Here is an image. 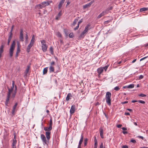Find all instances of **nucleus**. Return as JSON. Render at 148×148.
Returning a JSON list of instances; mask_svg holds the SVG:
<instances>
[{"mask_svg":"<svg viewBox=\"0 0 148 148\" xmlns=\"http://www.w3.org/2000/svg\"><path fill=\"white\" fill-rule=\"evenodd\" d=\"M41 44L42 45V49L43 52H45L47 48V46L46 44V41L45 40H42L41 41Z\"/></svg>","mask_w":148,"mask_h":148,"instance_id":"obj_1","label":"nucleus"},{"mask_svg":"<svg viewBox=\"0 0 148 148\" xmlns=\"http://www.w3.org/2000/svg\"><path fill=\"white\" fill-rule=\"evenodd\" d=\"M90 26V25L88 24L85 27L84 30L82 32L80 35L79 36L80 38H84V34H85L88 31V27Z\"/></svg>","mask_w":148,"mask_h":148,"instance_id":"obj_2","label":"nucleus"},{"mask_svg":"<svg viewBox=\"0 0 148 148\" xmlns=\"http://www.w3.org/2000/svg\"><path fill=\"white\" fill-rule=\"evenodd\" d=\"M17 143V140L16 138V135H14L13 142L11 145L12 148H16V145Z\"/></svg>","mask_w":148,"mask_h":148,"instance_id":"obj_3","label":"nucleus"},{"mask_svg":"<svg viewBox=\"0 0 148 148\" xmlns=\"http://www.w3.org/2000/svg\"><path fill=\"white\" fill-rule=\"evenodd\" d=\"M40 138L44 143V144H47V141L45 136L43 134H41L40 136Z\"/></svg>","mask_w":148,"mask_h":148,"instance_id":"obj_4","label":"nucleus"},{"mask_svg":"<svg viewBox=\"0 0 148 148\" xmlns=\"http://www.w3.org/2000/svg\"><path fill=\"white\" fill-rule=\"evenodd\" d=\"M75 105H73L72 106L70 110V114H72L74 113L75 110Z\"/></svg>","mask_w":148,"mask_h":148,"instance_id":"obj_5","label":"nucleus"},{"mask_svg":"<svg viewBox=\"0 0 148 148\" xmlns=\"http://www.w3.org/2000/svg\"><path fill=\"white\" fill-rule=\"evenodd\" d=\"M51 1H45L42 2V4L43 5V7H45L46 6L49 5V4L51 3Z\"/></svg>","mask_w":148,"mask_h":148,"instance_id":"obj_6","label":"nucleus"},{"mask_svg":"<svg viewBox=\"0 0 148 148\" xmlns=\"http://www.w3.org/2000/svg\"><path fill=\"white\" fill-rule=\"evenodd\" d=\"M23 31L22 29H21L20 33L19 38L20 39L21 41L22 42L23 41Z\"/></svg>","mask_w":148,"mask_h":148,"instance_id":"obj_7","label":"nucleus"},{"mask_svg":"<svg viewBox=\"0 0 148 148\" xmlns=\"http://www.w3.org/2000/svg\"><path fill=\"white\" fill-rule=\"evenodd\" d=\"M51 132L49 131H46L45 132V135L47 138V140L49 141L50 138V135Z\"/></svg>","mask_w":148,"mask_h":148,"instance_id":"obj_8","label":"nucleus"},{"mask_svg":"<svg viewBox=\"0 0 148 148\" xmlns=\"http://www.w3.org/2000/svg\"><path fill=\"white\" fill-rule=\"evenodd\" d=\"M106 101L107 103L109 106L111 105V98H106Z\"/></svg>","mask_w":148,"mask_h":148,"instance_id":"obj_9","label":"nucleus"},{"mask_svg":"<svg viewBox=\"0 0 148 148\" xmlns=\"http://www.w3.org/2000/svg\"><path fill=\"white\" fill-rule=\"evenodd\" d=\"M97 71L98 73V76H99L102 73L103 71L102 68V67H101L100 68L98 69Z\"/></svg>","mask_w":148,"mask_h":148,"instance_id":"obj_10","label":"nucleus"},{"mask_svg":"<svg viewBox=\"0 0 148 148\" xmlns=\"http://www.w3.org/2000/svg\"><path fill=\"white\" fill-rule=\"evenodd\" d=\"M15 40H14L11 45L10 49L14 50L15 48Z\"/></svg>","mask_w":148,"mask_h":148,"instance_id":"obj_11","label":"nucleus"},{"mask_svg":"<svg viewBox=\"0 0 148 148\" xmlns=\"http://www.w3.org/2000/svg\"><path fill=\"white\" fill-rule=\"evenodd\" d=\"M65 0H61L60 1L58 5L59 9H60L61 8Z\"/></svg>","mask_w":148,"mask_h":148,"instance_id":"obj_12","label":"nucleus"},{"mask_svg":"<svg viewBox=\"0 0 148 148\" xmlns=\"http://www.w3.org/2000/svg\"><path fill=\"white\" fill-rule=\"evenodd\" d=\"M52 127H51L50 126H49V127H44V130L46 131H51L52 129Z\"/></svg>","mask_w":148,"mask_h":148,"instance_id":"obj_13","label":"nucleus"},{"mask_svg":"<svg viewBox=\"0 0 148 148\" xmlns=\"http://www.w3.org/2000/svg\"><path fill=\"white\" fill-rule=\"evenodd\" d=\"M62 15V11H60L58 13V14L56 16L55 19L56 20H58L60 17Z\"/></svg>","mask_w":148,"mask_h":148,"instance_id":"obj_14","label":"nucleus"},{"mask_svg":"<svg viewBox=\"0 0 148 148\" xmlns=\"http://www.w3.org/2000/svg\"><path fill=\"white\" fill-rule=\"evenodd\" d=\"M4 46L3 45H1L0 48V58L1 56V54L3 51Z\"/></svg>","mask_w":148,"mask_h":148,"instance_id":"obj_15","label":"nucleus"},{"mask_svg":"<svg viewBox=\"0 0 148 148\" xmlns=\"http://www.w3.org/2000/svg\"><path fill=\"white\" fill-rule=\"evenodd\" d=\"M33 45L30 43L28 45L27 49V51L28 53H29L30 51V49Z\"/></svg>","mask_w":148,"mask_h":148,"instance_id":"obj_16","label":"nucleus"},{"mask_svg":"<svg viewBox=\"0 0 148 148\" xmlns=\"http://www.w3.org/2000/svg\"><path fill=\"white\" fill-rule=\"evenodd\" d=\"M72 97V95L70 93H69L67 95V97L66 98V101H69V99H71V97Z\"/></svg>","mask_w":148,"mask_h":148,"instance_id":"obj_17","label":"nucleus"},{"mask_svg":"<svg viewBox=\"0 0 148 148\" xmlns=\"http://www.w3.org/2000/svg\"><path fill=\"white\" fill-rule=\"evenodd\" d=\"M10 97V96L7 95V98L6 99V101L5 103V105L6 106H8V103Z\"/></svg>","mask_w":148,"mask_h":148,"instance_id":"obj_18","label":"nucleus"},{"mask_svg":"<svg viewBox=\"0 0 148 148\" xmlns=\"http://www.w3.org/2000/svg\"><path fill=\"white\" fill-rule=\"evenodd\" d=\"M99 131L101 137L102 138H104V136L103 135V130L101 128H100V129L99 130Z\"/></svg>","mask_w":148,"mask_h":148,"instance_id":"obj_19","label":"nucleus"},{"mask_svg":"<svg viewBox=\"0 0 148 148\" xmlns=\"http://www.w3.org/2000/svg\"><path fill=\"white\" fill-rule=\"evenodd\" d=\"M111 94L110 92H106V95L105 98H111Z\"/></svg>","mask_w":148,"mask_h":148,"instance_id":"obj_20","label":"nucleus"},{"mask_svg":"<svg viewBox=\"0 0 148 148\" xmlns=\"http://www.w3.org/2000/svg\"><path fill=\"white\" fill-rule=\"evenodd\" d=\"M35 38L34 35H33L32 37V39L30 41V44L33 45L35 42Z\"/></svg>","mask_w":148,"mask_h":148,"instance_id":"obj_21","label":"nucleus"},{"mask_svg":"<svg viewBox=\"0 0 148 148\" xmlns=\"http://www.w3.org/2000/svg\"><path fill=\"white\" fill-rule=\"evenodd\" d=\"M83 139H84V137H83V134H82L81 135V138L80 140L79 141V145H81L83 141Z\"/></svg>","mask_w":148,"mask_h":148,"instance_id":"obj_22","label":"nucleus"},{"mask_svg":"<svg viewBox=\"0 0 148 148\" xmlns=\"http://www.w3.org/2000/svg\"><path fill=\"white\" fill-rule=\"evenodd\" d=\"M49 71L50 73L51 72H54V68L52 66H50L49 68Z\"/></svg>","mask_w":148,"mask_h":148,"instance_id":"obj_23","label":"nucleus"},{"mask_svg":"<svg viewBox=\"0 0 148 148\" xmlns=\"http://www.w3.org/2000/svg\"><path fill=\"white\" fill-rule=\"evenodd\" d=\"M94 147H97V141L95 136L94 138Z\"/></svg>","mask_w":148,"mask_h":148,"instance_id":"obj_24","label":"nucleus"},{"mask_svg":"<svg viewBox=\"0 0 148 148\" xmlns=\"http://www.w3.org/2000/svg\"><path fill=\"white\" fill-rule=\"evenodd\" d=\"M8 88V92L7 94V95L10 96V94H11V93L12 92L13 89H12V88Z\"/></svg>","mask_w":148,"mask_h":148,"instance_id":"obj_25","label":"nucleus"},{"mask_svg":"<svg viewBox=\"0 0 148 148\" xmlns=\"http://www.w3.org/2000/svg\"><path fill=\"white\" fill-rule=\"evenodd\" d=\"M30 66H27V68L26 69V70L25 72V74L26 75L29 72V68H30Z\"/></svg>","mask_w":148,"mask_h":148,"instance_id":"obj_26","label":"nucleus"},{"mask_svg":"<svg viewBox=\"0 0 148 148\" xmlns=\"http://www.w3.org/2000/svg\"><path fill=\"white\" fill-rule=\"evenodd\" d=\"M14 50L10 49V57L11 58L12 57L13 54Z\"/></svg>","mask_w":148,"mask_h":148,"instance_id":"obj_27","label":"nucleus"},{"mask_svg":"<svg viewBox=\"0 0 148 148\" xmlns=\"http://www.w3.org/2000/svg\"><path fill=\"white\" fill-rule=\"evenodd\" d=\"M148 9V8H140V12H142L143 11H145L147 10Z\"/></svg>","mask_w":148,"mask_h":148,"instance_id":"obj_28","label":"nucleus"},{"mask_svg":"<svg viewBox=\"0 0 148 148\" xmlns=\"http://www.w3.org/2000/svg\"><path fill=\"white\" fill-rule=\"evenodd\" d=\"M52 118L51 117H50V119L49 121V126L52 127L53 122H52Z\"/></svg>","mask_w":148,"mask_h":148,"instance_id":"obj_29","label":"nucleus"},{"mask_svg":"<svg viewBox=\"0 0 148 148\" xmlns=\"http://www.w3.org/2000/svg\"><path fill=\"white\" fill-rule=\"evenodd\" d=\"M79 18V17H78L77 18H76L74 20V21L73 22V26H75V25L76 24L77 22L78 21V18Z\"/></svg>","mask_w":148,"mask_h":148,"instance_id":"obj_30","label":"nucleus"},{"mask_svg":"<svg viewBox=\"0 0 148 148\" xmlns=\"http://www.w3.org/2000/svg\"><path fill=\"white\" fill-rule=\"evenodd\" d=\"M90 6L89 5L88 3L85 4L83 6V8L84 9H86V8H89L90 7Z\"/></svg>","mask_w":148,"mask_h":148,"instance_id":"obj_31","label":"nucleus"},{"mask_svg":"<svg viewBox=\"0 0 148 148\" xmlns=\"http://www.w3.org/2000/svg\"><path fill=\"white\" fill-rule=\"evenodd\" d=\"M48 67H46L43 70V74H46L47 72Z\"/></svg>","mask_w":148,"mask_h":148,"instance_id":"obj_32","label":"nucleus"},{"mask_svg":"<svg viewBox=\"0 0 148 148\" xmlns=\"http://www.w3.org/2000/svg\"><path fill=\"white\" fill-rule=\"evenodd\" d=\"M88 139L87 138H85L84 140V146H86L87 143V141Z\"/></svg>","mask_w":148,"mask_h":148,"instance_id":"obj_33","label":"nucleus"},{"mask_svg":"<svg viewBox=\"0 0 148 148\" xmlns=\"http://www.w3.org/2000/svg\"><path fill=\"white\" fill-rule=\"evenodd\" d=\"M104 14H103V13L102 12V13H101L100 14H99L97 16V18H99L101 17L102 16H104Z\"/></svg>","mask_w":148,"mask_h":148,"instance_id":"obj_34","label":"nucleus"},{"mask_svg":"<svg viewBox=\"0 0 148 148\" xmlns=\"http://www.w3.org/2000/svg\"><path fill=\"white\" fill-rule=\"evenodd\" d=\"M134 85L133 84H131L127 86V88H132L134 87Z\"/></svg>","mask_w":148,"mask_h":148,"instance_id":"obj_35","label":"nucleus"},{"mask_svg":"<svg viewBox=\"0 0 148 148\" xmlns=\"http://www.w3.org/2000/svg\"><path fill=\"white\" fill-rule=\"evenodd\" d=\"M102 12L105 15V14H107L108 13L109 10L107 9L103 11Z\"/></svg>","mask_w":148,"mask_h":148,"instance_id":"obj_36","label":"nucleus"},{"mask_svg":"<svg viewBox=\"0 0 148 148\" xmlns=\"http://www.w3.org/2000/svg\"><path fill=\"white\" fill-rule=\"evenodd\" d=\"M108 66L109 65H107L106 66H105L104 67H102V68L103 70H105V71H106Z\"/></svg>","mask_w":148,"mask_h":148,"instance_id":"obj_37","label":"nucleus"},{"mask_svg":"<svg viewBox=\"0 0 148 148\" xmlns=\"http://www.w3.org/2000/svg\"><path fill=\"white\" fill-rule=\"evenodd\" d=\"M10 35L9 36L8 38V40L11 41V39L12 38V33H10Z\"/></svg>","mask_w":148,"mask_h":148,"instance_id":"obj_38","label":"nucleus"},{"mask_svg":"<svg viewBox=\"0 0 148 148\" xmlns=\"http://www.w3.org/2000/svg\"><path fill=\"white\" fill-rule=\"evenodd\" d=\"M16 108H13L12 110V113L13 115H14L15 114V111L16 110Z\"/></svg>","mask_w":148,"mask_h":148,"instance_id":"obj_39","label":"nucleus"},{"mask_svg":"<svg viewBox=\"0 0 148 148\" xmlns=\"http://www.w3.org/2000/svg\"><path fill=\"white\" fill-rule=\"evenodd\" d=\"M43 6V5L42 4V3H41L40 4L38 5L37 7L39 8H44Z\"/></svg>","mask_w":148,"mask_h":148,"instance_id":"obj_40","label":"nucleus"},{"mask_svg":"<svg viewBox=\"0 0 148 148\" xmlns=\"http://www.w3.org/2000/svg\"><path fill=\"white\" fill-rule=\"evenodd\" d=\"M69 37L70 38H73L74 37V35H73V33H70L69 34Z\"/></svg>","mask_w":148,"mask_h":148,"instance_id":"obj_41","label":"nucleus"},{"mask_svg":"<svg viewBox=\"0 0 148 148\" xmlns=\"http://www.w3.org/2000/svg\"><path fill=\"white\" fill-rule=\"evenodd\" d=\"M120 89V88L118 86H116L114 88V89L116 91H118Z\"/></svg>","mask_w":148,"mask_h":148,"instance_id":"obj_42","label":"nucleus"},{"mask_svg":"<svg viewBox=\"0 0 148 148\" xmlns=\"http://www.w3.org/2000/svg\"><path fill=\"white\" fill-rule=\"evenodd\" d=\"M50 53L51 54H53V50L52 47H51L50 48Z\"/></svg>","mask_w":148,"mask_h":148,"instance_id":"obj_43","label":"nucleus"},{"mask_svg":"<svg viewBox=\"0 0 148 148\" xmlns=\"http://www.w3.org/2000/svg\"><path fill=\"white\" fill-rule=\"evenodd\" d=\"M14 86V81H12V86L11 87V88L13 89Z\"/></svg>","mask_w":148,"mask_h":148,"instance_id":"obj_44","label":"nucleus"},{"mask_svg":"<svg viewBox=\"0 0 148 148\" xmlns=\"http://www.w3.org/2000/svg\"><path fill=\"white\" fill-rule=\"evenodd\" d=\"M20 48L19 47V46L18 45L17 47V51H16V52L19 53L20 52Z\"/></svg>","mask_w":148,"mask_h":148,"instance_id":"obj_45","label":"nucleus"},{"mask_svg":"<svg viewBox=\"0 0 148 148\" xmlns=\"http://www.w3.org/2000/svg\"><path fill=\"white\" fill-rule=\"evenodd\" d=\"M111 21V20H108L106 21H105L104 22V24H106L108 23H109Z\"/></svg>","mask_w":148,"mask_h":148,"instance_id":"obj_46","label":"nucleus"},{"mask_svg":"<svg viewBox=\"0 0 148 148\" xmlns=\"http://www.w3.org/2000/svg\"><path fill=\"white\" fill-rule=\"evenodd\" d=\"M138 102L140 103L143 104H144L145 103V102L142 100H139L138 101Z\"/></svg>","mask_w":148,"mask_h":148,"instance_id":"obj_47","label":"nucleus"},{"mask_svg":"<svg viewBox=\"0 0 148 148\" xmlns=\"http://www.w3.org/2000/svg\"><path fill=\"white\" fill-rule=\"evenodd\" d=\"M139 96L141 97H145L146 96V95L141 93L139 95Z\"/></svg>","mask_w":148,"mask_h":148,"instance_id":"obj_48","label":"nucleus"},{"mask_svg":"<svg viewBox=\"0 0 148 148\" xmlns=\"http://www.w3.org/2000/svg\"><path fill=\"white\" fill-rule=\"evenodd\" d=\"M130 142L134 143H136V140H135L133 139H131L130 140Z\"/></svg>","mask_w":148,"mask_h":148,"instance_id":"obj_49","label":"nucleus"},{"mask_svg":"<svg viewBox=\"0 0 148 148\" xmlns=\"http://www.w3.org/2000/svg\"><path fill=\"white\" fill-rule=\"evenodd\" d=\"M79 25H78V24H77V25L74 29V30H77L78 29V28H79Z\"/></svg>","mask_w":148,"mask_h":148,"instance_id":"obj_50","label":"nucleus"},{"mask_svg":"<svg viewBox=\"0 0 148 148\" xmlns=\"http://www.w3.org/2000/svg\"><path fill=\"white\" fill-rule=\"evenodd\" d=\"M144 77L142 75H140L138 78L139 79H141L143 78Z\"/></svg>","mask_w":148,"mask_h":148,"instance_id":"obj_51","label":"nucleus"},{"mask_svg":"<svg viewBox=\"0 0 148 148\" xmlns=\"http://www.w3.org/2000/svg\"><path fill=\"white\" fill-rule=\"evenodd\" d=\"M103 147H103V143L102 142H101L99 148H103Z\"/></svg>","mask_w":148,"mask_h":148,"instance_id":"obj_52","label":"nucleus"},{"mask_svg":"<svg viewBox=\"0 0 148 148\" xmlns=\"http://www.w3.org/2000/svg\"><path fill=\"white\" fill-rule=\"evenodd\" d=\"M14 27V25H12L11 28V30L10 32V33H12V31Z\"/></svg>","mask_w":148,"mask_h":148,"instance_id":"obj_53","label":"nucleus"},{"mask_svg":"<svg viewBox=\"0 0 148 148\" xmlns=\"http://www.w3.org/2000/svg\"><path fill=\"white\" fill-rule=\"evenodd\" d=\"M95 2L94 0H92L89 3H88L89 4V5H90V6H91V5L93 3H94Z\"/></svg>","mask_w":148,"mask_h":148,"instance_id":"obj_54","label":"nucleus"},{"mask_svg":"<svg viewBox=\"0 0 148 148\" xmlns=\"http://www.w3.org/2000/svg\"><path fill=\"white\" fill-rule=\"evenodd\" d=\"M25 38V40H26V41H27V40L28 38V36H27V34H26Z\"/></svg>","mask_w":148,"mask_h":148,"instance_id":"obj_55","label":"nucleus"},{"mask_svg":"<svg viewBox=\"0 0 148 148\" xmlns=\"http://www.w3.org/2000/svg\"><path fill=\"white\" fill-rule=\"evenodd\" d=\"M122 148H128V147L127 145H124L122 147Z\"/></svg>","mask_w":148,"mask_h":148,"instance_id":"obj_56","label":"nucleus"},{"mask_svg":"<svg viewBox=\"0 0 148 148\" xmlns=\"http://www.w3.org/2000/svg\"><path fill=\"white\" fill-rule=\"evenodd\" d=\"M113 8V7L112 6H111L110 7L108 8H107L108 10H109V11L110 10H112Z\"/></svg>","mask_w":148,"mask_h":148,"instance_id":"obj_57","label":"nucleus"},{"mask_svg":"<svg viewBox=\"0 0 148 148\" xmlns=\"http://www.w3.org/2000/svg\"><path fill=\"white\" fill-rule=\"evenodd\" d=\"M17 105H18V103L17 102L15 104V105L13 106V107L16 108V106H17Z\"/></svg>","mask_w":148,"mask_h":148,"instance_id":"obj_58","label":"nucleus"},{"mask_svg":"<svg viewBox=\"0 0 148 148\" xmlns=\"http://www.w3.org/2000/svg\"><path fill=\"white\" fill-rule=\"evenodd\" d=\"M82 19H81L79 21L78 23V24L79 25V24L81 23H82Z\"/></svg>","mask_w":148,"mask_h":148,"instance_id":"obj_59","label":"nucleus"},{"mask_svg":"<svg viewBox=\"0 0 148 148\" xmlns=\"http://www.w3.org/2000/svg\"><path fill=\"white\" fill-rule=\"evenodd\" d=\"M122 125L121 124H119L117 125V127L118 128H120L121 127Z\"/></svg>","mask_w":148,"mask_h":148,"instance_id":"obj_60","label":"nucleus"},{"mask_svg":"<svg viewBox=\"0 0 148 148\" xmlns=\"http://www.w3.org/2000/svg\"><path fill=\"white\" fill-rule=\"evenodd\" d=\"M138 137V138H141V139H142V140H143L144 139V137L142 136H137Z\"/></svg>","mask_w":148,"mask_h":148,"instance_id":"obj_61","label":"nucleus"},{"mask_svg":"<svg viewBox=\"0 0 148 148\" xmlns=\"http://www.w3.org/2000/svg\"><path fill=\"white\" fill-rule=\"evenodd\" d=\"M148 57V56L145 57H144V58H142L140 59V61H141L142 60H144V59H146V58H147Z\"/></svg>","mask_w":148,"mask_h":148,"instance_id":"obj_62","label":"nucleus"},{"mask_svg":"<svg viewBox=\"0 0 148 148\" xmlns=\"http://www.w3.org/2000/svg\"><path fill=\"white\" fill-rule=\"evenodd\" d=\"M70 3V2L69 1H68L67 2V4L66 5V6L67 7V6L69 5Z\"/></svg>","mask_w":148,"mask_h":148,"instance_id":"obj_63","label":"nucleus"},{"mask_svg":"<svg viewBox=\"0 0 148 148\" xmlns=\"http://www.w3.org/2000/svg\"><path fill=\"white\" fill-rule=\"evenodd\" d=\"M16 93H15V92H14V93L12 94V96L14 98L15 97Z\"/></svg>","mask_w":148,"mask_h":148,"instance_id":"obj_64","label":"nucleus"}]
</instances>
